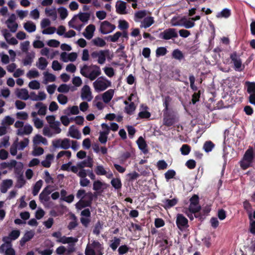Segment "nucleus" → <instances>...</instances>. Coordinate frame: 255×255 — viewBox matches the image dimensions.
I'll return each instance as SVG.
<instances>
[{
  "mask_svg": "<svg viewBox=\"0 0 255 255\" xmlns=\"http://www.w3.org/2000/svg\"><path fill=\"white\" fill-rule=\"evenodd\" d=\"M35 107L36 109H39L37 114L39 115L44 116L46 115V111H47V107L44 105L41 102L37 103Z\"/></svg>",
  "mask_w": 255,
  "mask_h": 255,
  "instance_id": "nucleus-22",
  "label": "nucleus"
},
{
  "mask_svg": "<svg viewBox=\"0 0 255 255\" xmlns=\"http://www.w3.org/2000/svg\"><path fill=\"white\" fill-rule=\"evenodd\" d=\"M231 15V10L228 8H224L221 12L217 13L216 16L218 18H228Z\"/></svg>",
  "mask_w": 255,
  "mask_h": 255,
  "instance_id": "nucleus-33",
  "label": "nucleus"
},
{
  "mask_svg": "<svg viewBox=\"0 0 255 255\" xmlns=\"http://www.w3.org/2000/svg\"><path fill=\"white\" fill-rule=\"evenodd\" d=\"M77 240L75 238L70 237H67L66 236L61 237L59 239L57 240V242L62 243V244H69V243H74L76 242Z\"/></svg>",
  "mask_w": 255,
  "mask_h": 255,
  "instance_id": "nucleus-23",
  "label": "nucleus"
},
{
  "mask_svg": "<svg viewBox=\"0 0 255 255\" xmlns=\"http://www.w3.org/2000/svg\"><path fill=\"white\" fill-rule=\"evenodd\" d=\"M14 122V119L9 116L5 117L2 121V124L6 125L8 126L12 125Z\"/></svg>",
  "mask_w": 255,
  "mask_h": 255,
  "instance_id": "nucleus-64",
  "label": "nucleus"
},
{
  "mask_svg": "<svg viewBox=\"0 0 255 255\" xmlns=\"http://www.w3.org/2000/svg\"><path fill=\"white\" fill-rule=\"evenodd\" d=\"M178 34L174 28H169L166 29L163 32L159 34L158 37L163 40H169L174 38H177Z\"/></svg>",
  "mask_w": 255,
  "mask_h": 255,
  "instance_id": "nucleus-9",
  "label": "nucleus"
},
{
  "mask_svg": "<svg viewBox=\"0 0 255 255\" xmlns=\"http://www.w3.org/2000/svg\"><path fill=\"white\" fill-rule=\"evenodd\" d=\"M95 28L94 24H91L88 25L85 29V32L83 33L84 37L87 39H91L94 35Z\"/></svg>",
  "mask_w": 255,
  "mask_h": 255,
  "instance_id": "nucleus-14",
  "label": "nucleus"
},
{
  "mask_svg": "<svg viewBox=\"0 0 255 255\" xmlns=\"http://www.w3.org/2000/svg\"><path fill=\"white\" fill-rule=\"evenodd\" d=\"M122 36V32L118 31L116 32L113 35H109L106 38L113 42H117L119 38Z\"/></svg>",
  "mask_w": 255,
  "mask_h": 255,
  "instance_id": "nucleus-45",
  "label": "nucleus"
},
{
  "mask_svg": "<svg viewBox=\"0 0 255 255\" xmlns=\"http://www.w3.org/2000/svg\"><path fill=\"white\" fill-rule=\"evenodd\" d=\"M120 243L121 240L117 237H114V242L110 245V247L113 251H115L120 245Z\"/></svg>",
  "mask_w": 255,
  "mask_h": 255,
  "instance_id": "nucleus-59",
  "label": "nucleus"
},
{
  "mask_svg": "<svg viewBox=\"0 0 255 255\" xmlns=\"http://www.w3.org/2000/svg\"><path fill=\"white\" fill-rule=\"evenodd\" d=\"M25 182L26 181L24 179L23 175H20L17 177L15 187L17 188H21L24 186Z\"/></svg>",
  "mask_w": 255,
  "mask_h": 255,
  "instance_id": "nucleus-47",
  "label": "nucleus"
},
{
  "mask_svg": "<svg viewBox=\"0 0 255 255\" xmlns=\"http://www.w3.org/2000/svg\"><path fill=\"white\" fill-rule=\"evenodd\" d=\"M93 165V160L92 157L88 156L87 158L77 164V166L82 169L85 167H92Z\"/></svg>",
  "mask_w": 255,
  "mask_h": 255,
  "instance_id": "nucleus-17",
  "label": "nucleus"
},
{
  "mask_svg": "<svg viewBox=\"0 0 255 255\" xmlns=\"http://www.w3.org/2000/svg\"><path fill=\"white\" fill-rule=\"evenodd\" d=\"M215 144L211 141H206L203 145V149L206 152H209L212 151L214 147Z\"/></svg>",
  "mask_w": 255,
  "mask_h": 255,
  "instance_id": "nucleus-44",
  "label": "nucleus"
},
{
  "mask_svg": "<svg viewBox=\"0 0 255 255\" xmlns=\"http://www.w3.org/2000/svg\"><path fill=\"white\" fill-rule=\"evenodd\" d=\"M94 196L96 197L97 196L96 193L93 194L91 192H87V200H84V199H80L75 205L76 208L78 210H81L86 207H91Z\"/></svg>",
  "mask_w": 255,
  "mask_h": 255,
  "instance_id": "nucleus-6",
  "label": "nucleus"
},
{
  "mask_svg": "<svg viewBox=\"0 0 255 255\" xmlns=\"http://www.w3.org/2000/svg\"><path fill=\"white\" fill-rule=\"evenodd\" d=\"M126 8L127 5L126 2L122 0H119L117 1L116 4V11L117 13L120 14H126Z\"/></svg>",
  "mask_w": 255,
  "mask_h": 255,
  "instance_id": "nucleus-15",
  "label": "nucleus"
},
{
  "mask_svg": "<svg viewBox=\"0 0 255 255\" xmlns=\"http://www.w3.org/2000/svg\"><path fill=\"white\" fill-rule=\"evenodd\" d=\"M54 158L53 155L52 154H48L46 155L45 160L41 162V165L46 168H49L51 166V160Z\"/></svg>",
  "mask_w": 255,
  "mask_h": 255,
  "instance_id": "nucleus-26",
  "label": "nucleus"
},
{
  "mask_svg": "<svg viewBox=\"0 0 255 255\" xmlns=\"http://www.w3.org/2000/svg\"><path fill=\"white\" fill-rule=\"evenodd\" d=\"M57 100L60 104L65 105L68 102V98L65 95L61 94L57 96Z\"/></svg>",
  "mask_w": 255,
  "mask_h": 255,
  "instance_id": "nucleus-62",
  "label": "nucleus"
},
{
  "mask_svg": "<svg viewBox=\"0 0 255 255\" xmlns=\"http://www.w3.org/2000/svg\"><path fill=\"white\" fill-rule=\"evenodd\" d=\"M138 148L141 150L143 153L146 154L148 153V150L147 149V145L146 141L142 136H140L136 141Z\"/></svg>",
  "mask_w": 255,
  "mask_h": 255,
  "instance_id": "nucleus-16",
  "label": "nucleus"
},
{
  "mask_svg": "<svg viewBox=\"0 0 255 255\" xmlns=\"http://www.w3.org/2000/svg\"><path fill=\"white\" fill-rule=\"evenodd\" d=\"M151 116V114L146 111H141L138 114L136 120L143 119H149Z\"/></svg>",
  "mask_w": 255,
  "mask_h": 255,
  "instance_id": "nucleus-51",
  "label": "nucleus"
},
{
  "mask_svg": "<svg viewBox=\"0 0 255 255\" xmlns=\"http://www.w3.org/2000/svg\"><path fill=\"white\" fill-rule=\"evenodd\" d=\"M172 101L171 98L169 96H166L163 100V105L164 107L163 111H166L170 110L169 109L170 103Z\"/></svg>",
  "mask_w": 255,
  "mask_h": 255,
  "instance_id": "nucleus-41",
  "label": "nucleus"
},
{
  "mask_svg": "<svg viewBox=\"0 0 255 255\" xmlns=\"http://www.w3.org/2000/svg\"><path fill=\"white\" fill-rule=\"evenodd\" d=\"M114 91L110 89L103 94V100L105 103H108L112 99Z\"/></svg>",
  "mask_w": 255,
  "mask_h": 255,
  "instance_id": "nucleus-21",
  "label": "nucleus"
},
{
  "mask_svg": "<svg viewBox=\"0 0 255 255\" xmlns=\"http://www.w3.org/2000/svg\"><path fill=\"white\" fill-rule=\"evenodd\" d=\"M180 150L182 155H187L190 153L191 147L189 145L184 144L182 145Z\"/></svg>",
  "mask_w": 255,
  "mask_h": 255,
  "instance_id": "nucleus-50",
  "label": "nucleus"
},
{
  "mask_svg": "<svg viewBox=\"0 0 255 255\" xmlns=\"http://www.w3.org/2000/svg\"><path fill=\"white\" fill-rule=\"evenodd\" d=\"M76 16V17L77 16L78 17L81 21L83 22H87L90 19V14L88 12H80Z\"/></svg>",
  "mask_w": 255,
  "mask_h": 255,
  "instance_id": "nucleus-34",
  "label": "nucleus"
},
{
  "mask_svg": "<svg viewBox=\"0 0 255 255\" xmlns=\"http://www.w3.org/2000/svg\"><path fill=\"white\" fill-rule=\"evenodd\" d=\"M85 255H103L104 247L97 241H93L91 244H88L85 251Z\"/></svg>",
  "mask_w": 255,
  "mask_h": 255,
  "instance_id": "nucleus-3",
  "label": "nucleus"
},
{
  "mask_svg": "<svg viewBox=\"0 0 255 255\" xmlns=\"http://www.w3.org/2000/svg\"><path fill=\"white\" fill-rule=\"evenodd\" d=\"M20 231L19 230H12L9 234V237L11 240H15L20 236Z\"/></svg>",
  "mask_w": 255,
  "mask_h": 255,
  "instance_id": "nucleus-61",
  "label": "nucleus"
},
{
  "mask_svg": "<svg viewBox=\"0 0 255 255\" xmlns=\"http://www.w3.org/2000/svg\"><path fill=\"white\" fill-rule=\"evenodd\" d=\"M116 26L107 20L101 22L100 27V31L102 34H106L114 31Z\"/></svg>",
  "mask_w": 255,
  "mask_h": 255,
  "instance_id": "nucleus-11",
  "label": "nucleus"
},
{
  "mask_svg": "<svg viewBox=\"0 0 255 255\" xmlns=\"http://www.w3.org/2000/svg\"><path fill=\"white\" fill-rule=\"evenodd\" d=\"M12 180L11 179H6L2 181L0 187V191L2 193H5L12 185Z\"/></svg>",
  "mask_w": 255,
  "mask_h": 255,
  "instance_id": "nucleus-20",
  "label": "nucleus"
},
{
  "mask_svg": "<svg viewBox=\"0 0 255 255\" xmlns=\"http://www.w3.org/2000/svg\"><path fill=\"white\" fill-rule=\"evenodd\" d=\"M111 86V82L105 77H99L93 83V87L97 92L103 91Z\"/></svg>",
  "mask_w": 255,
  "mask_h": 255,
  "instance_id": "nucleus-4",
  "label": "nucleus"
},
{
  "mask_svg": "<svg viewBox=\"0 0 255 255\" xmlns=\"http://www.w3.org/2000/svg\"><path fill=\"white\" fill-rule=\"evenodd\" d=\"M178 199L177 198H173L172 199H165L163 200V203L164 205L163 207L165 209H170L171 207L176 205L178 203Z\"/></svg>",
  "mask_w": 255,
  "mask_h": 255,
  "instance_id": "nucleus-19",
  "label": "nucleus"
},
{
  "mask_svg": "<svg viewBox=\"0 0 255 255\" xmlns=\"http://www.w3.org/2000/svg\"><path fill=\"white\" fill-rule=\"evenodd\" d=\"M254 158V150L252 146H250L246 151L240 165L243 170H246L252 166Z\"/></svg>",
  "mask_w": 255,
  "mask_h": 255,
  "instance_id": "nucleus-2",
  "label": "nucleus"
},
{
  "mask_svg": "<svg viewBox=\"0 0 255 255\" xmlns=\"http://www.w3.org/2000/svg\"><path fill=\"white\" fill-rule=\"evenodd\" d=\"M58 11L62 19H64L68 16V11L67 9L64 7H59L58 9Z\"/></svg>",
  "mask_w": 255,
  "mask_h": 255,
  "instance_id": "nucleus-54",
  "label": "nucleus"
},
{
  "mask_svg": "<svg viewBox=\"0 0 255 255\" xmlns=\"http://www.w3.org/2000/svg\"><path fill=\"white\" fill-rule=\"evenodd\" d=\"M35 53H27L25 58L23 60V64L24 66L30 65L33 62V59L34 58Z\"/></svg>",
  "mask_w": 255,
  "mask_h": 255,
  "instance_id": "nucleus-25",
  "label": "nucleus"
},
{
  "mask_svg": "<svg viewBox=\"0 0 255 255\" xmlns=\"http://www.w3.org/2000/svg\"><path fill=\"white\" fill-rule=\"evenodd\" d=\"M109 134L108 131H102L100 132L99 141L102 144H105L107 141L108 135Z\"/></svg>",
  "mask_w": 255,
  "mask_h": 255,
  "instance_id": "nucleus-36",
  "label": "nucleus"
},
{
  "mask_svg": "<svg viewBox=\"0 0 255 255\" xmlns=\"http://www.w3.org/2000/svg\"><path fill=\"white\" fill-rule=\"evenodd\" d=\"M73 126H71L69 129L70 135L75 138L79 139L81 137V133L77 129H75Z\"/></svg>",
  "mask_w": 255,
  "mask_h": 255,
  "instance_id": "nucleus-32",
  "label": "nucleus"
},
{
  "mask_svg": "<svg viewBox=\"0 0 255 255\" xmlns=\"http://www.w3.org/2000/svg\"><path fill=\"white\" fill-rule=\"evenodd\" d=\"M42 183L43 181L41 180H39L35 183L32 190V194L34 196H36L38 194L42 186Z\"/></svg>",
  "mask_w": 255,
  "mask_h": 255,
  "instance_id": "nucleus-35",
  "label": "nucleus"
},
{
  "mask_svg": "<svg viewBox=\"0 0 255 255\" xmlns=\"http://www.w3.org/2000/svg\"><path fill=\"white\" fill-rule=\"evenodd\" d=\"M40 83L36 80H33L29 83V87L33 90H38L40 88Z\"/></svg>",
  "mask_w": 255,
  "mask_h": 255,
  "instance_id": "nucleus-60",
  "label": "nucleus"
},
{
  "mask_svg": "<svg viewBox=\"0 0 255 255\" xmlns=\"http://www.w3.org/2000/svg\"><path fill=\"white\" fill-rule=\"evenodd\" d=\"M33 142L34 144H39L41 142L44 144H46L47 141L45 138L43 137L41 135L37 134L34 137Z\"/></svg>",
  "mask_w": 255,
  "mask_h": 255,
  "instance_id": "nucleus-43",
  "label": "nucleus"
},
{
  "mask_svg": "<svg viewBox=\"0 0 255 255\" xmlns=\"http://www.w3.org/2000/svg\"><path fill=\"white\" fill-rule=\"evenodd\" d=\"M60 147L64 149L69 148L70 147V140L66 138L61 140Z\"/></svg>",
  "mask_w": 255,
  "mask_h": 255,
  "instance_id": "nucleus-49",
  "label": "nucleus"
},
{
  "mask_svg": "<svg viewBox=\"0 0 255 255\" xmlns=\"http://www.w3.org/2000/svg\"><path fill=\"white\" fill-rule=\"evenodd\" d=\"M230 59L234 65L236 71L242 72L245 68V65H242V61L236 51H234L230 54Z\"/></svg>",
  "mask_w": 255,
  "mask_h": 255,
  "instance_id": "nucleus-7",
  "label": "nucleus"
},
{
  "mask_svg": "<svg viewBox=\"0 0 255 255\" xmlns=\"http://www.w3.org/2000/svg\"><path fill=\"white\" fill-rule=\"evenodd\" d=\"M172 56L173 58L179 61L184 59V55L183 52L178 49H176L173 51Z\"/></svg>",
  "mask_w": 255,
  "mask_h": 255,
  "instance_id": "nucleus-24",
  "label": "nucleus"
},
{
  "mask_svg": "<svg viewBox=\"0 0 255 255\" xmlns=\"http://www.w3.org/2000/svg\"><path fill=\"white\" fill-rule=\"evenodd\" d=\"M136 106L133 102H130V104L126 106L125 108V112L129 115H131L132 113L135 111Z\"/></svg>",
  "mask_w": 255,
  "mask_h": 255,
  "instance_id": "nucleus-46",
  "label": "nucleus"
},
{
  "mask_svg": "<svg viewBox=\"0 0 255 255\" xmlns=\"http://www.w3.org/2000/svg\"><path fill=\"white\" fill-rule=\"evenodd\" d=\"M176 224L178 228L181 231L185 230L188 227V220L182 214H178Z\"/></svg>",
  "mask_w": 255,
  "mask_h": 255,
  "instance_id": "nucleus-10",
  "label": "nucleus"
},
{
  "mask_svg": "<svg viewBox=\"0 0 255 255\" xmlns=\"http://www.w3.org/2000/svg\"><path fill=\"white\" fill-rule=\"evenodd\" d=\"M167 52L166 48L164 47H158L156 50V55L157 57L164 56Z\"/></svg>",
  "mask_w": 255,
  "mask_h": 255,
  "instance_id": "nucleus-57",
  "label": "nucleus"
},
{
  "mask_svg": "<svg viewBox=\"0 0 255 255\" xmlns=\"http://www.w3.org/2000/svg\"><path fill=\"white\" fill-rule=\"evenodd\" d=\"M190 205L188 211L192 213H197L201 209V207L199 205V198L196 194H194L190 199Z\"/></svg>",
  "mask_w": 255,
  "mask_h": 255,
  "instance_id": "nucleus-8",
  "label": "nucleus"
},
{
  "mask_svg": "<svg viewBox=\"0 0 255 255\" xmlns=\"http://www.w3.org/2000/svg\"><path fill=\"white\" fill-rule=\"evenodd\" d=\"M24 29L28 32H32L36 30V25L32 21H28L24 24Z\"/></svg>",
  "mask_w": 255,
  "mask_h": 255,
  "instance_id": "nucleus-31",
  "label": "nucleus"
},
{
  "mask_svg": "<svg viewBox=\"0 0 255 255\" xmlns=\"http://www.w3.org/2000/svg\"><path fill=\"white\" fill-rule=\"evenodd\" d=\"M245 85L247 87V92L249 94L255 93V82L247 81Z\"/></svg>",
  "mask_w": 255,
  "mask_h": 255,
  "instance_id": "nucleus-40",
  "label": "nucleus"
},
{
  "mask_svg": "<svg viewBox=\"0 0 255 255\" xmlns=\"http://www.w3.org/2000/svg\"><path fill=\"white\" fill-rule=\"evenodd\" d=\"M103 223L101 221H98L94 226L93 233L97 236H99L100 234L101 230L103 229Z\"/></svg>",
  "mask_w": 255,
  "mask_h": 255,
  "instance_id": "nucleus-42",
  "label": "nucleus"
},
{
  "mask_svg": "<svg viewBox=\"0 0 255 255\" xmlns=\"http://www.w3.org/2000/svg\"><path fill=\"white\" fill-rule=\"evenodd\" d=\"M118 27L122 30H126L129 27V24L125 20H120Z\"/></svg>",
  "mask_w": 255,
  "mask_h": 255,
  "instance_id": "nucleus-52",
  "label": "nucleus"
},
{
  "mask_svg": "<svg viewBox=\"0 0 255 255\" xmlns=\"http://www.w3.org/2000/svg\"><path fill=\"white\" fill-rule=\"evenodd\" d=\"M81 98L83 100H86L88 102L93 99L90 88L88 85H85L81 90Z\"/></svg>",
  "mask_w": 255,
  "mask_h": 255,
  "instance_id": "nucleus-12",
  "label": "nucleus"
},
{
  "mask_svg": "<svg viewBox=\"0 0 255 255\" xmlns=\"http://www.w3.org/2000/svg\"><path fill=\"white\" fill-rule=\"evenodd\" d=\"M111 184L117 190L121 189L122 186L121 180L119 178H113L111 181Z\"/></svg>",
  "mask_w": 255,
  "mask_h": 255,
  "instance_id": "nucleus-29",
  "label": "nucleus"
},
{
  "mask_svg": "<svg viewBox=\"0 0 255 255\" xmlns=\"http://www.w3.org/2000/svg\"><path fill=\"white\" fill-rule=\"evenodd\" d=\"M176 172L173 169L168 170L164 174L165 178L167 181L174 178Z\"/></svg>",
  "mask_w": 255,
  "mask_h": 255,
  "instance_id": "nucleus-58",
  "label": "nucleus"
},
{
  "mask_svg": "<svg viewBox=\"0 0 255 255\" xmlns=\"http://www.w3.org/2000/svg\"><path fill=\"white\" fill-rule=\"evenodd\" d=\"M48 65V62L46 59L42 57L38 59V65L37 67L39 69L44 70Z\"/></svg>",
  "mask_w": 255,
  "mask_h": 255,
  "instance_id": "nucleus-39",
  "label": "nucleus"
},
{
  "mask_svg": "<svg viewBox=\"0 0 255 255\" xmlns=\"http://www.w3.org/2000/svg\"><path fill=\"white\" fill-rule=\"evenodd\" d=\"M96 173L98 175H106L107 171L102 165H98L95 170Z\"/></svg>",
  "mask_w": 255,
  "mask_h": 255,
  "instance_id": "nucleus-56",
  "label": "nucleus"
},
{
  "mask_svg": "<svg viewBox=\"0 0 255 255\" xmlns=\"http://www.w3.org/2000/svg\"><path fill=\"white\" fill-rule=\"evenodd\" d=\"M92 42L95 46L100 47H103L106 44L105 41L100 37H97L93 39L92 40Z\"/></svg>",
  "mask_w": 255,
  "mask_h": 255,
  "instance_id": "nucleus-38",
  "label": "nucleus"
},
{
  "mask_svg": "<svg viewBox=\"0 0 255 255\" xmlns=\"http://www.w3.org/2000/svg\"><path fill=\"white\" fill-rule=\"evenodd\" d=\"M23 167V165L21 162H18V163L17 162V164L15 166L14 168L15 174H16V175H17L18 176H19L20 175H23V173H22Z\"/></svg>",
  "mask_w": 255,
  "mask_h": 255,
  "instance_id": "nucleus-48",
  "label": "nucleus"
},
{
  "mask_svg": "<svg viewBox=\"0 0 255 255\" xmlns=\"http://www.w3.org/2000/svg\"><path fill=\"white\" fill-rule=\"evenodd\" d=\"M154 23L153 18L152 17H147L145 18L143 21V26L144 28H147L150 26Z\"/></svg>",
  "mask_w": 255,
  "mask_h": 255,
  "instance_id": "nucleus-53",
  "label": "nucleus"
},
{
  "mask_svg": "<svg viewBox=\"0 0 255 255\" xmlns=\"http://www.w3.org/2000/svg\"><path fill=\"white\" fill-rule=\"evenodd\" d=\"M163 112V125L169 127L173 126L176 122V115L172 110Z\"/></svg>",
  "mask_w": 255,
  "mask_h": 255,
  "instance_id": "nucleus-5",
  "label": "nucleus"
},
{
  "mask_svg": "<svg viewBox=\"0 0 255 255\" xmlns=\"http://www.w3.org/2000/svg\"><path fill=\"white\" fill-rule=\"evenodd\" d=\"M17 96L23 100H26L29 98L28 91L26 89H21L16 94Z\"/></svg>",
  "mask_w": 255,
  "mask_h": 255,
  "instance_id": "nucleus-27",
  "label": "nucleus"
},
{
  "mask_svg": "<svg viewBox=\"0 0 255 255\" xmlns=\"http://www.w3.org/2000/svg\"><path fill=\"white\" fill-rule=\"evenodd\" d=\"M80 73L83 76L88 78L91 81H94L101 75L102 72L100 66L97 65L92 64L88 66L85 64L81 68Z\"/></svg>",
  "mask_w": 255,
  "mask_h": 255,
  "instance_id": "nucleus-1",
  "label": "nucleus"
},
{
  "mask_svg": "<svg viewBox=\"0 0 255 255\" xmlns=\"http://www.w3.org/2000/svg\"><path fill=\"white\" fill-rule=\"evenodd\" d=\"M243 207L244 209L248 213L249 219L252 220V206L251 204L248 200H245L243 202Z\"/></svg>",
  "mask_w": 255,
  "mask_h": 255,
  "instance_id": "nucleus-28",
  "label": "nucleus"
},
{
  "mask_svg": "<svg viewBox=\"0 0 255 255\" xmlns=\"http://www.w3.org/2000/svg\"><path fill=\"white\" fill-rule=\"evenodd\" d=\"M60 125V123L59 122L56 121L55 123L50 125V128L54 130V133L58 134L61 132V129L59 128Z\"/></svg>",
  "mask_w": 255,
  "mask_h": 255,
  "instance_id": "nucleus-55",
  "label": "nucleus"
},
{
  "mask_svg": "<svg viewBox=\"0 0 255 255\" xmlns=\"http://www.w3.org/2000/svg\"><path fill=\"white\" fill-rule=\"evenodd\" d=\"M69 87L65 84H62L59 86L57 89V91L60 93H68L69 91Z\"/></svg>",
  "mask_w": 255,
  "mask_h": 255,
  "instance_id": "nucleus-63",
  "label": "nucleus"
},
{
  "mask_svg": "<svg viewBox=\"0 0 255 255\" xmlns=\"http://www.w3.org/2000/svg\"><path fill=\"white\" fill-rule=\"evenodd\" d=\"M110 53L109 50H101L98 56V62L100 64H104L106 60V56Z\"/></svg>",
  "mask_w": 255,
  "mask_h": 255,
  "instance_id": "nucleus-18",
  "label": "nucleus"
},
{
  "mask_svg": "<svg viewBox=\"0 0 255 255\" xmlns=\"http://www.w3.org/2000/svg\"><path fill=\"white\" fill-rule=\"evenodd\" d=\"M104 184L100 180L95 181L93 183V189L97 193H102L103 192L102 188Z\"/></svg>",
  "mask_w": 255,
  "mask_h": 255,
  "instance_id": "nucleus-30",
  "label": "nucleus"
},
{
  "mask_svg": "<svg viewBox=\"0 0 255 255\" xmlns=\"http://www.w3.org/2000/svg\"><path fill=\"white\" fill-rule=\"evenodd\" d=\"M48 188V186L45 187L39 194V198L41 202H47L49 201V195L51 193V191L49 190Z\"/></svg>",
  "mask_w": 255,
  "mask_h": 255,
  "instance_id": "nucleus-13",
  "label": "nucleus"
},
{
  "mask_svg": "<svg viewBox=\"0 0 255 255\" xmlns=\"http://www.w3.org/2000/svg\"><path fill=\"white\" fill-rule=\"evenodd\" d=\"M45 14L48 16H51L53 20H55L57 18V12L55 8H45Z\"/></svg>",
  "mask_w": 255,
  "mask_h": 255,
  "instance_id": "nucleus-37",
  "label": "nucleus"
}]
</instances>
